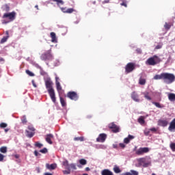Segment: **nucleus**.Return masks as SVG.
Listing matches in <instances>:
<instances>
[{
  "mask_svg": "<svg viewBox=\"0 0 175 175\" xmlns=\"http://www.w3.org/2000/svg\"><path fill=\"white\" fill-rule=\"evenodd\" d=\"M154 80H163L167 84H171L175 81V76L170 73H161V75H157L154 77Z\"/></svg>",
  "mask_w": 175,
  "mask_h": 175,
  "instance_id": "1",
  "label": "nucleus"
},
{
  "mask_svg": "<svg viewBox=\"0 0 175 175\" xmlns=\"http://www.w3.org/2000/svg\"><path fill=\"white\" fill-rule=\"evenodd\" d=\"M45 86L47 90V92L51 97V99L52 101L55 103L57 100H56V95H55V91L53 88V82L51 80V79L48 78L45 81Z\"/></svg>",
  "mask_w": 175,
  "mask_h": 175,
  "instance_id": "2",
  "label": "nucleus"
},
{
  "mask_svg": "<svg viewBox=\"0 0 175 175\" xmlns=\"http://www.w3.org/2000/svg\"><path fill=\"white\" fill-rule=\"evenodd\" d=\"M161 62L160 57L154 55L152 57H149L146 62V64L149 66H155L157 64H159Z\"/></svg>",
  "mask_w": 175,
  "mask_h": 175,
  "instance_id": "3",
  "label": "nucleus"
},
{
  "mask_svg": "<svg viewBox=\"0 0 175 175\" xmlns=\"http://www.w3.org/2000/svg\"><path fill=\"white\" fill-rule=\"evenodd\" d=\"M139 166H143L144 167H148L151 165L150 161H147L146 158H139L137 159Z\"/></svg>",
  "mask_w": 175,
  "mask_h": 175,
  "instance_id": "4",
  "label": "nucleus"
},
{
  "mask_svg": "<svg viewBox=\"0 0 175 175\" xmlns=\"http://www.w3.org/2000/svg\"><path fill=\"white\" fill-rule=\"evenodd\" d=\"M41 59L44 61L53 59V56L51 53V51H47L41 55Z\"/></svg>",
  "mask_w": 175,
  "mask_h": 175,
  "instance_id": "5",
  "label": "nucleus"
},
{
  "mask_svg": "<svg viewBox=\"0 0 175 175\" xmlns=\"http://www.w3.org/2000/svg\"><path fill=\"white\" fill-rule=\"evenodd\" d=\"M135 69V63H127L125 66V72L126 74L132 72Z\"/></svg>",
  "mask_w": 175,
  "mask_h": 175,
  "instance_id": "6",
  "label": "nucleus"
},
{
  "mask_svg": "<svg viewBox=\"0 0 175 175\" xmlns=\"http://www.w3.org/2000/svg\"><path fill=\"white\" fill-rule=\"evenodd\" d=\"M16 16V12L13 11L12 12H9V13H5L3 16V18H8L9 20H10L11 21H13L15 20Z\"/></svg>",
  "mask_w": 175,
  "mask_h": 175,
  "instance_id": "7",
  "label": "nucleus"
},
{
  "mask_svg": "<svg viewBox=\"0 0 175 175\" xmlns=\"http://www.w3.org/2000/svg\"><path fill=\"white\" fill-rule=\"evenodd\" d=\"M67 97L72 100L77 101L79 100V95L75 92H69L67 94Z\"/></svg>",
  "mask_w": 175,
  "mask_h": 175,
  "instance_id": "8",
  "label": "nucleus"
},
{
  "mask_svg": "<svg viewBox=\"0 0 175 175\" xmlns=\"http://www.w3.org/2000/svg\"><path fill=\"white\" fill-rule=\"evenodd\" d=\"M62 164L65 167V169L67 170L63 171L64 174H70V167H69V161H68V160H66L63 161Z\"/></svg>",
  "mask_w": 175,
  "mask_h": 175,
  "instance_id": "9",
  "label": "nucleus"
},
{
  "mask_svg": "<svg viewBox=\"0 0 175 175\" xmlns=\"http://www.w3.org/2000/svg\"><path fill=\"white\" fill-rule=\"evenodd\" d=\"M150 151L148 148H139L136 152L135 154L138 156L143 155L145 153H148Z\"/></svg>",
  "mask_w": 175,
  "mask_h": 175,
  "instance_id": "10",
  "label": "nucleus"
},
{
  "mask_svg": "<svg viewBox=\"0 0 175 175\" xmlns=\"http://www.w3.org/2000/svg\"><path fill=\"white\" fill-rule=\"evenodd\" d=\"M55 85H56L57 91L59 94L62 91V86L61 85V83H59V77H55Z\"/></svg>",
  "mask_w": 175,
  "mask_h": 175,
  "instance_id": "11",
  "label": "nucleus"
},
{
  "mask_svg": "<svg viewBox=\"0 0 175 175\" xmlns=\"http://www.w3.org/2000/svg\"><path fill=\"white\" fill-rule=\"evenodd\" d=\"M109 128L112 130V132L114 133H118L120 131L119 127L113 123H111L109 125Z\"/></svg>",
  "mask_w": 175,
  "mask_h": 175,
  "instance_id": "12",
  "label": "nucleus"
},
{
  "mask_svg": "<svg viewBox=\"0 0 175 175\" xmlns=\"http://www.w3.org/2000/svg\"><path fill=\"white\" fill-rule=\"evenodd\" d=\"M107 138V135L105 133L100 134L98 137L96 139L97 142L103 143Z\"/></svg>",
  "mask_w": 175,
  "mask_h": 175,
  "instance_id": "13",
  "label": "nucleus"
},
{
  "mask_svg": "<svg viewBox=\"0 0 175 175\" xmlns=\"http://www.w3.org/2000/svg\"><path fill=\"white\" fill-rule=\"evenodd\" d=\"M131 97L136 103H139L140 101L139 96L135 92L131 93Z\"/></svg>",
  "mask_w": 175,
  "mask_h": 175,
  "instance_id": "14",
  "label": "nucleus"
},
{
  "mask_svg": "<svg viewBox=\"0 0 175 175\" xmlns=\"http://www.w3.org/2000/svg\"><path fill=\"white\" fill-rule=\"evenodd\" d=\"M168 130L170 132H174L175 131V118L173 119V120L170 122V126L168 127Z\"/></svg>",
  "mask_w": 175,
  "mask_h": 175,
  "instance_id": "15",
  "label": "nucleus"
},
{
  "mask_svg": "<svg viewBox=\"0 0 175 175\" xmlns=\"http://www.w3.org/2000/svg\"><path fill=\"white\" fill-rule=\"evenodd\" d=\"M53 138H54L53 135L49 134V135H46L45 139L48 144H53V142H52V139Z\"/></svg>",
  "mask_w": 175,
  "mask_h": 175,
  "instance_id": "16",
  "label": "nucleus"
},
{
  "mask_svg": "<svg viewBox=\"0 0 175 175\" xmlns=\"http://www.w3.org/2000/svg\"><path fill=\"white\" fill-rule=\"evenodd\" d=\"M46 167L49 170H54L57 167V165L55 163H53L51 165H50L49 163H46Z\"/></svg>",
  "mask_w": 175,
  "mask_h": 175,
  "instance_id": "17",
  "label": "nucleus"
},
{
  "mask_svg": "<svg viewBox=\"0 0 175 175\" xmlns=\"http://www.w3.org/2000/svg\"><path fill=\"white\" fill-rule=\"evenodd\" d=\"M168 124V122L165 120H159L158 121V125L160 126L165 127Z\"/></svg>",
  "mask_w": 175,
  "mask_h": 175,
  "instance_id": "18",
  "label": "nucleus"
},
{
  "mask_svg": "<svg viewBox=\"0 0 175 175\" xmlns=\"http://www.w3.org/2000/svg\"><path fill=\"white\" fill-rule=\"evenodd\" d=\"M5 34H6V36L5 37H3V38H1V40L0 41L1 44H3V43L6 42L10 38V34H9L8 31H5Z\"/></svg>",
  "mask_w": 175,
  "mask_h": 175,
  "instance_id": "19",
  "label": "nucleus"
},
{
  "mask_svg": "<svg viewBox=\"0 0 175 175\" xmlns=\"http://www.w3.org/2000/svg\"><path fill=\"white\" fill-rule=\"evenodd\" d=\"M53 2L56 3L57 5L59 8H61V6L64 5V4H65V1H64V0H51Z\"/></svg>",
  "mask_w": 175,
  "mask_h": 175,
  "instance_id": "20",
  "label": "nucleus"
},
{
  "mask_svg": "<svg viewBox=\"0 0 175 175\" xmlns=\"http://www.w3.org/2000/svg\"><path fill=\"white\" fill-rule=\"evenodd\" d=\"M173 25H174V22H170L169 23H167V22H165L164 25V28L165 30L168 31L170 29L171 27H172Z\"/></svg>",
  "mask_w": 175,
  "mask_h": 175,
  "instance_id": "21",
  "label": "nucleus"
},
{
  "mask_svg": "<svg viewBox=\"0 0 175 175\" xmlns=\"http://www.w3.org/2000/svg\"><path fill=\"white\" fill-rule=\"evenodd\" d=\"M51 42L53 43H57V38L55 33L52 32L51 33Z\"/></svg>",
  "mask_w": 175,
  "mask_h": 175,
  "instance_id": "22",
  "label": "nucleus"
},
{
  "mask_svg": "<svg viewBox=\"0 0 175 175\" xmlns=\"http://www.w3.org/2000/svg\"><path fill=\"white\" fill-rule=\"evenodd\" d=\"M101 175H113V174L109 170L105 169L101 172Z\"/></svg>",
  "mask_w": 175,
  "mask_h": 175,
  "instance_id": "23",
  "label": "nucleus"
},
{
  "mask_svg": "<svg viewBox=\"0 0 175 175\" xmlns=\"http://www.w3.org/2000/svg\"><path fill=\"white\" fill-rule=\"evenodd\" d=\"M26 136L29 138H32L35 135V132H31L28 130L25 131Z\"/></svg>",
  "mask_w": 175,
  "mask_h": 175,
  "instance_id": "24",
  "label": "nucleus"
},
{
  "mask_svg": "<svg viewBox=\"0 0 175 175\" xmlns=\"http://www.w3.org/2000/svg\"><path fill=\"white\" fill-rule=\"evenodd\" d=\"M134 138H135L134 136L129 135L128 136V137H126V138H125V139H124V142L125 144H129V143L130 142V140H132V139H133Z\"/></svg>",
  "mask_w": 175,
  "mask_h": 175,
  "instance_id": "25",
  "label": "nucleus"
},
{
  "mask_svg": "<svg viewBox=\"0 0 175 175\" xmlns=\"http://www.w3.org/2000/svg\"><path fill=\"white\" fill-rule=\"evenodd\" d=\"M0 152L3 154H5L8 152V147L2 146L0 148Z\"/></svg>",
  "mask_w": 175,
  "mask_h": 175,
  "instance_id": "26",
  "label": "nucleus"
},
{
  "mask_svg": "<svg viewBox=\"0 0 175 175\" xmlns=\"http://www.w3.org/2000/svg\"><path fill=\"white\" fill-rule=\"evenodd\" d=\"M146 83V80L142 77L139 79V84L141 85H144Z\"/></svg>",
  "mask_w": 175,
  "mask_h": 175,
  "instance_id": "27",
  "label": "nucleus"
},
{
  "mask_svg": "<svg viewBox=\"0 0 175 175\" xmlns=\"http://www.w3.org/2000/svg\"><path fill=\"white\" fill-rule=\"evenodd\" d=\"M113 170L116 174H119V173H120L122 172L121 170L119 168V167L117 166V165L114 166Z\"/></svg>",
  "mask_w": 175,
  "mask_h": 175,
  "instance_id": "28",
  "label": "nucleus"
},
{
  "mask_svg": "<svg viewBox=\"0 0 175 175\" xmlns=\"http://www.w3.org/2000/svg\"><path fill=\"white\" fill-rule=\"evenodd\" d=\"M168 98L170 101H175V94H170L168 96Z\"/></svg>",
  "mask_w": 175,
  "mask_h": 175,
  "instance_id": "29",
  "label": "nucleus"
},
{
  "mask_svg": "<svg viewBox=\"0 0 175 175\" xmlns=\"http://www.w3.org/2000/svg\"><path fill=\"white\" fill-rule=\"evenodd\" d=\"M59 99H60V103H61L62 106L65 107L66 105V102L64 100V98L60 96Z\"/></svg>",
  "mask_w": 175,
  "mask_h": 175,
  "instance_id": "30",
  "label": "nucleus"
},
{
  "mask_svg": "<svg viewBox=\"0 0 175 175\" xmlns=\"http://www.w3.org/2000/svg\"><path fill=\"white\" fill-rule=\"evenodd\" d=\"M68 165H69V167H70V171L71 169L74 170H77V167H76V164H74V163L69 164L68 163Z\"/></svg>",
  "mask_w": 175,
  "mask_h": 175,
  "instance_id": "31",
  "label": "nucleus"
},
{
  "mask_svg": "<svg viewBox=\"0 0 175 175\" xmlns=\"http://www.w3.org/2000/svg\"><path fill=\"white\" fill-rule=\"evenodd\" d=\"M143 94L144 95V98L146 99H147L148 100H151L152 98L149 96V93L148 92H144L143 93Z\"/></svg>",
  "mask_w": 175,
  "mask_h": 175,
  "instance_id": "32",
  "label": "nucleus"
},
{
  "mask_svg": "<svg viewBox=\"0 0 175 175\" xmlns=\"http://www.w3.org/2000/svg\"><path fill=\"white\" fill-rule=\"evenodd\" d=\"M27 129H28L29 131H30V132L35 133V131H36V129L32 125L28 126Z\"/></svg>",
  "mask_w": 175,
  "mask_h": 175,
  "instance_id": "33",
  "label": "nucleus"
},
{
  "mask_svg": "<svg viewBox=\"0 0 175 175\" xmlns=\"http://www.w3.org/2000/svg\"><path fill=\"white\" fill-rule=\"evenodd\" d=\"M138 122L141 124H144L145 123V120H144V118L143 116H141L139 119H138Z\"/></svg>",
  "mask_w": 175,
  "mask_h": 175,
  "instance_id": "34",
  "label": "nucleus"
},
{
  "mask_svg": "<svg viewBox=\"0 0 175 175\" xmlns=\"http://www.w3.org/2000/svg\"><path fill=\"white\" fill-rule=\"evenodd\" d=\"M79 163L82 165H85L87 164V160L81 159L79 160Z\"/></svg>",
  "mask_w": 175,
  "mask_h": 175,
  "instance_id": "35",
  "label": "nucleus"
},
{
  "mask_svg": "<svg viewBox=\"0 0 175 175\" xmlns=\"http://www.w3.org/2000/svg\"><path fill=\"white\" fill-rule=\"evenodd\" d=\"M21 122H22V123H23V124H25L27 123V120L26 116H24L22 117V118H21Z\"/></svg>",
  "mask_w": 175,
  "mask_h": 175,
  "instance_id": "36",
  "label": "nucleus"
},
{
  "mask_svg": "<svg viewBox=\"0 0 175 175\" xmlns=\"http://www.w3.org/2000/svg\"><path fill=\"white\" fill-rule=\"evenodd\" d=\"M75 141H80V142H84V137H78L74 138Z\"/></svg>",
  "mask_w": 175,
  "mask_h": 175,
  "instance_id": "37",
  "label": "nucleus"
},
{
  "mask_svg": "<svg viewBox=\"0 0 175 175\" xmlns=\"http://www.w3.org/2000/svg\"><path fill=\"white\" fill-rule=\"evenodd\" d=\"M35 146L38 148H41L42 147H43V144H40V142H36Z\"/></svg>",
  "mask_w": 175,
  "mask_h": 175,
  "instance_id": "38",
  "label": "nucleus"
},
{
  "mask_svg": "<svg viewBox=\"0 0 175 175\" xmlns=\"http://www.w3.org/2000/svg\"><path fill=\"white\" fill-rule=\"evenodd\" d=\"M73 12H75V9L73 8H68L66 10L67 14H72Z\"/></svg>",
  "mask_w": 175,
  "mask_h": 175,
  "instance_id": "39",
  "label": "nucleus"
},
{
  "mask_svg": "<svg viewBox=\"0 0 175 175\" xmlns=\"http://www.w3.org/2000/svg\"><path fill=\"white\" fill-rule=\"evenodd\" d=\"M25 72H26V74H27L30 77H34L35 76V75L33 72H31V71H29V70H26Z\"/></svg>",
  "mask_w": 175,
  "mask_h": 175,
  "instance_id": "40",
  "label": "nucleus"
},
{
  "mask_svg": "<svg viewBox=\"0 0 175 175\" xmlns=\"http://www.w3.org/2000/svg\"><path fill=\"white\" fill-rule=\"evenodd\" d=\"M6 127H8V124L3 122L0 124V128L5 129Z\"/></svg>",
  "mask_w": 175,
  "mask_h": 175,
  "instance_id": "41",
  "label": "nucleus"
},
{
  "mask_svg": "<svg viewBox=\"0 0 175 175\" xmlns=\"http://www.w3.org/2000/svg\"><path fill=\"white\" fill-rule=\"evenodd\" d=\"M152 104L154 105L158 108H163V107L159 103L152 102Z\"/></svg>",
  "mask_w": 175,
  "mask_h": 175,
  "instance_id": "42",
  "label": "nucleus"
},
{
  "mask_svg": "<svg viewBox=\"0 0 175 175\" xmlns=\"http://www.w3.org/2000/svg\"><path fill=\"white\" fill-rule=\"evenodd\" d=\"M5 158V156L0 153V162L3 161Z\"/></svg>",
  "mask_w": 175,
  "mask_h": 175,
  "instance_id": "43",
  "label": "nucleus"
},
{
  "mask_svg": "<svg viewBox=\"0 0 175 175\" xmlns=\"http://www.w3.org/2000/svg\"><path fill=\"white\" fill-rule=\"evenodd\" d=\"M40 152L46 154V153L48 152V150H47V148H43L42 150H40Z\"/></svg>",
  "mask_w": 175,
  "mask_h": 175,
  "instance_id": "44",
  "label": "nucleus"
},
{
  "mask_svg": "<svg viewBox=\"0 0 175 175\" xmlns=\"http://www.w3.org/2000/svg\"><path fill=\"white\" fill-rule=\"evenodd\" d=\"M131 174L132 175H139V172L135 170H131Z\"/></svg>",
  "mask_w": 175,
  "mask_h": 175,
  "instance_id": "45",
  "label": "nucleus"
},
{
  "mask_svg": "<svg viewBox=\"0 0 175 175\" xmlns=\"http://www.w3.org/2000/svg\"><path fill=\"white\" fill-rule=\"evenodd\" d=\"M170 148L173 151H175V143H172L170 144Z\"/></svg>",
  "mask_w": 175,
  "mask_h": 175,
  "instance_id": "46",
  "label": "nucleus"
},
{
  "mask_svg": "<svg viewBox=\"0 0 175 175\" xmlns=\"http://www.w3.org/2000/svg\"><path fill=\"white\" fill-rule=\"evenodd\" d=\"M163 44H159V45H157V46L155 47V50H159L161 49L162 48Z\"/></svg>",
  "mask_w": 175,
  "mask_h": 175,
  "instance_id": "47",
  "label": "nucleus"
},
{
  "mask_svg": "<svg viewBox=\"0 0 175 175\" xmlns=\"http://www.w3.org/2000/svg\"><path fill=\"white\" fill-rule=\"evenodd\" d=\"M59 8L62 10V12H63L64 13H66V11H67L66 7H64V8L59 7Z\"/></svg>",
  "mask_w": 175,
  "mask_h": 175,
  "instance_id": "48",
  "label": "nucleus"
},
{
  "mask_svg": "<svg viewBox=\"0 0 175 175\" xmlns=\"http://www.w3.org/2000/svg\"><path fill=\"white\" fill-rule=\"evenodd\" d=\"M34 154L36 157L41 156V154H40L37 150L34 151Z\"/></svg>",
  "mask_w": 175,
  "mask_h": 175,
  "instance_id": "49",
  "label": "nucleus"
},
{
  "mask_svg": "<svg viewBox=\"0 0 175 175\" xmlns=\"http://www.w3.org/2000/svg\"><path fill=\"white\" fill-rule=\"evenodd\" d=\"M5 11L6 12L10 11V6L8 4L5 5Z\"/></svg>",
  "mask_w": 175,
  "mask_h": 175,
  "instance_id": "50",
  "label": "nucleus"
},
{
  "mask_svg": "<svg viewBox=\"0 0 175 175\" xmlns=\"http://www.w3.org/2000/svg\"><path fill=\"white\" fill-rule=\"evenodd\" d=\"M31 83H32V85H33V86L34 88H37V85H36V82H35L34 80L31 81Z\"/></svg>",
  "mask_w": 175,
  "mask_h": 175,
  "instance_id": "51",
  "label": "nucleus"
},
{
  "mask_svg": "<svg viewBox=\"0 0 175 175\" xmlns=\"http://www.w3.org/2000/svg\"><path fill=\"white\" fill-rule=\"evenodd\" d=\"M150 131H152V132H154L155 133V132L157 131V129H155V128H152V129H150Z\"/></svg>",
  "mask_w": 175,
  "mask_h": 175,
  "instance_id": "52",
  "label": "nucleus"
},
{
  "mask_svg": "<svg viewBox=\"0 0 175 175\" xmlns=\"http://www.w3.org/2000/svg\"><path fill=\"white\" fill-rule=\"evenodd\" d=\"M149 134H150V131H146L144 132V135H145L146 136H148Z\"/></svg>",
  "mask_w": 175,
  "mask_h": 175,
  "instance_id": "53",
  "label": "nucleus"
},
{
  "mask_svg": "<svg viewBox=\"0 0 175 175\" xmlns=\"http://www.w3.org/2000/svg\"><path fill=\"white\" fill-rule=\"evenodd\" d=\"M120 5H121L122 6H124L125 8H126V3H124V2L121 3Z\"/></svg>",
  "mask_w": 175,
  "mask_h": 175,
  "instance_id": "54",
  "label": "nucleus"
},
{
  "mask_svg": "<svg viewBox=\"0 0 175 175\" xmlns=\"http://www.w3.org/2000/svg\"><path fill=\"white\" fill-rule=\"evenodd\" d=\"M136 51H137V53H139V54H141V53H142L141 49H136Z\"/></svg>",
  "mask_w": 175,
  "mask_h": 175,
  "instance_id": "55",
  "label": "nucleus"
},
{
  "mask_svg": "<svg viewBox=\"0 0 175 175\" xmlns=\"http://www.w3.org/2000/svg\"><path fill=\"white\" fill-rule=\"evenodd\" d=\"M120 146L124 148L125 147V145L124 144H120Z\"/></svg>",
  "mask_w": 175,
  "mask_h": 175,
  "instance_id": "56",
  "label": "nucleus"
},
{
  "mask_svg": "<svg viewBox=\"0 0 175 175\" xmlns=\"http://www.w3.org/2000/svg\"><path fill=\"white\" fill-rule=\"evenodd\" d=\"M4 59L3 57H0V62H4Z\"/></svg>",
  "mask_w": 175,
  "mask_h": 175,
  "instance_id": "57",
  "label": "nucleus"
},
{
  "mask_svg": "<svg viewBox=\"0 0 175 175\" xmlns=\"http://www.w3.org/2000/svg\"><path fill=\"white\" fill-rule=\"evenodd\" d=\"M124 175H132L130 172H126Z\"/></svg>",
  "mask_w": 175,
  "mask_h": 175,
  "instance_id": "58",
  "label": "nucleus"
},
{
  "mask_svg": "<svg viewBox=\"0 0 175 175\" xmlns=\"http://www.w3.org/2000/svg\"><path fill=\"white\" fill-rule=\"evenodd\" d=\"M14 157L16 159H18L20 157V156L18 154H16Z\"/></svg>",
  "mask_w": 175,
  "mask_h": 175,
  "instance_id": "59",
  "label": "nucleus"
},
{
  "mask_svg": "<svg viewBox=\"0 0 175 175\" xmlns=\"http://www.w3.org/2000/svg\"><path fill=\"white\" fill-rule=\"evenodd\" d=\"M35 8H36L38 10H39L38 5H35Z\"/></svg>",
  "mask_w": 175,
  "mask_h": 175,
  "instance_id": "60",
  "label": "nucleus"
},
{
  "mask_svg": "<svg viewBox=\"0 0 175 175\" xmlns=\"http://www.w3.org/2000/svg\"><path fill=\"white\" fill-rule=\"evenodd\" d=\"M44 175H53V174L51 173H45Z\"/></svg>",
  "mask_w": 175,
  "mask_h": 175,
  "instance_id": "61",
  "label": "nucleus"
},
{
  "mask_svg": "<svg viewBox=\"0 0 175 175\" xmlns=\"http://www.w3.org/2000/svg\"><path fill=\"white\" fill-rule=\"evenodd\" d=\"M85 170H86V171H90V167H86V168H85Z\"/></svg>",
  "mask_w": 175,
  "mask_h": 175,
  "instance_id": "62",
  "label": "nucleus"
},
{
  "mask_svg": "<svg viewBox=\"0 0 175 175\" xmlns=\"http://www.w3.org/2000/svg\"><path fill=\"white\" fill-rule=\"evenodd\" d=\"M8 131H9V129H5V133H7Z\"/></svg>",
  "mask_w": 175,
  "mask_h": 175,
  "instance_id": "63",
  "label": "nucleus"
},
{
  "mask_svg": "<svg viewBox=\"0 0 175 175\" xmlns=\"http://www.w3.org/2000/svg\"><path fill=\"white\" fill-rule=\"evenodd\" d=\"M83 175H88V174H83Z\"/></svg>",
  "mask_w": 175,
  "mask_h": 175,
  "instance_id": "64",
  "label": "nucleus"
}]
</instances>
